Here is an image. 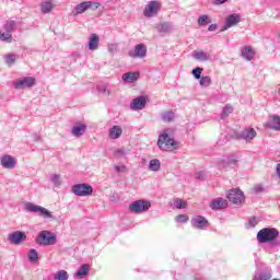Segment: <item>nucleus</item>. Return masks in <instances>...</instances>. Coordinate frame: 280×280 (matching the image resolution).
<instances>
[{
  "instance_id": "f257e3e1",
  "label": "nucleus",
  "mask_w": 280,
  "mask_h": 280,
  "mask_svg": "<svg viewBox=\"0 0 280 280\" xmlns=\"http://www.w3.org/2000/svg\"><path fill=\"white\" fill-rule=\"evenodd\" d=\"M173 135L174 129H164L159 136L158 148H160V150H163L164 152H173V150H176L177 143L175 142Z\"/></svg>"
},
{
  "instance_id": "f03ea898",
  "label": "nucleus",
  "mask_w": 280,
  "mask_h": 280,
  "mask_svg": "<svg viewBox=\"0 0 280 280\" xmlns=\"http://www.w3.org/2000/svg\"><path fill=\"white\" fill-rule=\"evenodd\" d=\"M279 237V231L275 228H265L257 233V240L260 244L275 242Z\"/></svg>"
},
{
  "instance_id": "7ed1b4c3",
  "label": "nucleus",
  "mask_w": 280,
  "mask_h": 280,
  "mask_svg": "<svg viewBox=\"0 0 280 280\" xmlns=\"http://www.w3.org/2000/svg\"><path fill=\"white\" fill-rule=\"evenodd\" d=\"M35 242L38 244V246H54V244H56V235L49 231L44 230L38 233Z\"/></svg>"
},
{
  "instance_id": "20e7f679",
  "label": "nucleus",
  "mask_w": 280,
  "mask_h": 280,
  "mask_svg": "<svg viewBox=\"0 0 280 280\" xmlns=\"http://www.w3.org/2000/svg\"><path fill=\"white\" fill-rule=\"evenodd\" d=\"M151 207H152V202L145 199H140L129 205V211H131V213H145L150 211Z\"/></svg>"
},
{
  "instance_id": "39448f33",
  "label": "nucleus",
  "mask_w": 280,
  "mask_h": 280,
  "mask_svg": "<svg viewBox=\"0 0 280 280\" xmlns=\"http://www.w3.org/2000/svg\"><path fill=\"white\" fill-rule=\"evenodd\" d=\"M24 209L30 213H38V215H42V218H54V214H51V211L47 210V208H43L32 202H26L24 205Z\"/></svg>"
},
{
  "instance_id": "423d86ee",
  "label": "nucleus",
  "mask_w": 280,
  "mask_h": 280,
  "mask_svg": "<svg viewBox=\"0 0 280 280\" xmlns=\"http://www.w3.org/2000/svg\"><path fill=\"white\" fill-rule=\"evenodd\" d=\"M36 84V79L33 77H24L13 81V89L18 91H23L25 89H32Z\"/></svg>"
},
{
  "instance_id": "0eeeda50",
  "label": "nucleus",
  "mask_w": 280,
  "mask_h": 280,
  "mask_svg": "<svg viewBox=\"0 0 280 280\" xmlns=\"http://www.w3.org/2000/svg\"><path fill=\"white\" fill-rule=\"evenodd\" d=\"M72 194L81 198L93 196V187L89 184H77L72 186Z\"/></svg>"
},
{
  "instance_id": "6e6552de",
  "label": "nucleus",
  "mask_w": 280,
  "mask_h": 280,
  "mask_svg": "<svg viewBox=\"0 0 280 280\" xmlns=\"http://www.w3.org/2000/svg\"><path fill=\"white\" fill-rule=\"evenodd\" d=\"M7 238H8V242H10V244H14L15 246H19L27 240V234H25V232L23 231H15L8 234Z\"/></svg>"
},
{
  "instance_id": "1a4fd4ad",
  "label": "nucleus",
  "mask_w": 280,
  "mask_h": 280,
  "mask_svg": "<svg viewBox=\"0 0 280 280\" xmlns=\"http://www.w3.org/2000/svg\"><path fill=\"white\" fill-rule=\"evenodd\" d=\"M228 199L233 205H244V191L240 190L238 188L232 189L228 194Z\"/></svg>"
},
{
  "instance_id": "9d476101",
  "label": "nucleus",
  "mask_w": 280,
  "mask_h": 280,
  "mask_svg": "<svg viewBox=\"0 0 280 280\" xmlns=\"http://www.w3.org/2000/svg\"><path fill=\"white\" fill-rule=\"evenodd\" d=\"M160 5L158 1H150L144 10L143 14L147 19H152V16H156L159 14Z\"/></svg>"
},
{
  "instance_id": "9b49d317",
  "label": "nucleus",
  "mask_w": 280,
  "mask_h": 280,
  "mask_svg": "<svg viewBox=\"0 0 280 280\" xmlns=\"http://www.w3.org/2000/svg\"><path fill=\"white\" fill-rule=\"evenodd\" d=\"M242 21V16L240 14H230L225 18V24L221 28V32H226L230 27H235Z\"/></svg>"
},
{
  "instance_id": "f8f14e48",
  "label": "nucleus",
  "mask_w": 280,
  "mask_h": 280,
  "mask_svg": "<svg viewBox=\"0 0 280 280\" xmlns=\"http://www.w3.org/2000/svg\"><path fill=\"white\" fill-rule=\"evenodd\" d=\"M147 104H148V96L140 95L131 101L130 108L131 110H143Z\"/></svg>"
},
{
  "instance_id": "ddd939ff",
  "label": "nucleus",
  "mask_w": 280,
  "mask_h": 280,
  "mask_svg": "<svg viewBox=\"0 0 280 280\" xmlns=\"http://www.w3.org/2000/svg\"><path fill=\"white\" fill-rule=\"evenodd\" d=\"M148 55V46L145 44H138L135 49L129 52L130 58H145Z\"/></svg>"
},
{
  "instance_id": "4468645a",
  "label": "nucleus",
  "mask_w": 280,
  "mask_h": 280,
  "mask_svg": "<svg viewBox=\"0 0 280 280\" xmlns=\"http://www.w3.org/2000/svg\"><path fill=\"white\" fill-rule=\"evenodd\" d=\"M0 165L4 170H14L16 167V159L12 155L5 154L0 158Z\"/></svg>"
},
{
  "instance_id": "2eb2a0df",
  "label": "nucleus",
  "mask_w": 280,
  "mask_h": 280,
  "mask_svg": "<svg viewBox=\"0 0 280 280\" xmlns=\"http://www.w3.org/2000/svg\"><path fill=\"white\" fill-rule=\"evenodd\" d=\"M191 225L195 229L202 230V229H207V226H209V221L202 215H197L191 219Z\"/></svg>"
},
{
  "instance_id": "dca6fc26",
  "label": "nucleus",
  "mask_w": 280,
  "mask_h": 280,
  "mask_svg": "<svg viewBox=\"0 0 280 280\" xmlns=\"http://www.w3.org/2000/svg\"><path fill=\"white\" fill-rule=\"evenodd\" d=\"M229 207V202L224 198H217L210 202V209L214 211H220V209H226Z\"/></svg>"
},
{
  "instance_id": "f3484780",
  "label": "nucleus",
  "mask_w": 280,
  "mask_h": 280,
  "mask_svg": "<svg viewBox=\"0 0 280 280\" xmlns=\"http://www.w3.org/2000/svg\"><path fill=\"white\" fill-rule=\"evenodd\" d=\"M88 47L90 51H97L100 49V36L95 33H92L90 35Z\"/></svg>"
},
{
  "instance_id": "a211bd4d",
  "label": "nucleus",
  "mask_w": 280,
  "mask_h": 280,
  "mask_svg": "<svg viewBox=\"0 0 280 280\" xmlns=\"http://www.w3.org/2000/svg\"><path fill=\"white\" fill-rule=\"evenodd\" d=\"M21 57L16 54L13 52H8L5 54L2 59L4 65H7V67H14V65L16 63V61L20 59Z\"/></svg>"
},
{
  "instance_id": "6ab92c4d",
  "label": "nucleus",
  "mask_w": 280,
  "mask_h": 280,
  "mask_svg": "<svg viewBox=\"0 0 280 280\" xmlns=\"http://www.w3.org/2000/svg\"><path fill=\"white\" fill-rule=\"evenodd\" d=\"M192 58H195V60H198L199 62H209V60H211V55L207 54L203 50H195L192 52Z\"/></svg>"
},
{
  "instance_id": "aec40b11",
  "label": "nucleus",
  "mask_w": 280,
  "mask_h": 280,
  "mask_svg": "<svg viewBox=\"0 0 280 280\" xmlns=\"http://www.w3.org/2000/svg\"><path fill=\"white\" fill-rule=\"evenodd\" d=\"M40 12L42 14H49L50 12L54 11V8H56V4L54 3L52 0H46L43 1L40 4Z\"/></svg>"
},
{
  "instance_id": "412c9836",
  "label": "nucleus",
  "mask_w": 280,
  "mask_h": 280,
  "mask_svg": "<svg viewBox=\"0 0 280 280\" xmlns=\"http://www.w3.org/2000/svg\"><path fill=\"white\" fill-rule=\"evenodd\" d=\"M89 10V1L81 2L74 7L72 10L73 16H78L79 14H84Z\"/></svg>"
},
{
  "instance_id": "4be33fe9",
  "label": "nucleus",
  "mask_w": 280,
  "mask_h": 280,
  "mask_svg": "<svg viewBox=\"0 0 280 280\" xmlns=\"http://www.w3.org/2000/svg\"><path fill=\"white\" fill-rule=\"evenodd\" d=\"M122 132H124V130L121 129V127L115 125L112 128H109L108 137H109V139H119V137H121Z\"/></svg>"
},
{
  "instance_id": "5701e85b",
  "label": "nucleus",
  "mask_w": 280,
  "mask_h": 280,
  "mask_svg": "<svg viewBox=\"0 0 280 280\" xmlns=\"http://www.w3.org/2000/svg\"><path fill=\"white\" fill-rule=\"evenodd\" d=\"M242 58L248 61L253 60L255 58V49L250 46H245L242 50Z\"/></svg>"
},
{
  "instance_id": "b1692460",
  "label": "nucleus",
  "mask_w": 280,
  "mask_h": 280,
  "mask_svg": "<svg viewBox=\"0 0 280 280\" xmlns=\"http://www.w3.org/2000/svg\"><path fill=\"white\" fill-rule=\"evenodd\" d=\"M72 135L73 137H82L84 132H86V125L84 124H77L72 127Z\"/></svg>"
},
{
  "instance_id": "393cba45",
  "label": "nucleus",
  "mask_w": 280,
  "mask_h": 280,
  "mask_svg": "<svg viewBox=\"0 0 280 280\" xmlns=\"http://www.w3.org/2000/svg\"><path fill=\"white\" fill-rule=\"evenodd\" d=\"M139 80V72H126L122 74V82L132 83Z\"/></svg>"
},
{
  "instance_id": "a878e982",
  "label": "nucleus",
  "mask_w": 280,
  "mask_h": 280,
  "mask_svg": "<svg viewBox=\"0 0 280 280\" xmlns=\"http://www.w3.org/2000/svg\"><path fill=\"white\" fill-rule=\"evenodd\" d=\"M90 270H91V265L84 264L75 272V277H78L79 279H84V277L89 275Z\"/></svg>"
},
{
  "instance_id": "bb28decb",
  "label": "nucleus",
  "mask_w": 280,
  "mask_h": 280,
  "mask_svg": "<svg viewBox=\"0 0 280 280\" xmlns=\"http://www.w3.org/2000/svg\"><path fill=\"white\" fill-rule=\"evenodd\" d=\"M241 137L245 139V141H253V139L257 137V131H255V129H244Z\"/></svg>"
},
{
  "instance_id": "cd10ccee",
  "label": "nucleus",
  "mask_w": 280,
  "mask_h": 280,
  "mask_svg": "<svg viewBox=\"0 0 280 280\" xmlns=\"http://www.w3.org/2000/svg\"><path fill=\"white\" fill-rule=\"evenodd\" d=\"M267 126L271 130H280V117L279 116H271Z\"/></svg>"
},
{
  "instance_id": "c85d7f7f",
  "label": "nucleus",
  "mask_w": 280,
  "mask_h": 280,
  "mask_svg": "<svg viewBox=\"0 0 280 280\" xmlns=\"http://www.w3.org/2000/svg\"><path fill=\"white\" fill-rule=\"evenodd\" d=\"M50 183H52L54 187L59 189V187L62 186V176H60L59 174H51Z\"/></svg>"
},
{
  "instance_id": "c756f323",
  "label": "nucleus",
  "mask_w": 280,
  "mask_h": 280,
  "mask_svg": "<svg viewBox=\"0 0 280 280\" xmlns=\"http://www.w3.org/2000/svg\"><path fill=\"white\" fill-rule=\"evenodd\" d=\"M4 32H8L9 34H12L14 30H16V22L14 20H9L3 25Z\"/></svg>"
},
{
  "instance_id": "7c9ffc66",
  "label": "nucleus",
  "mask_w": 280,
  "mask_h": 280,
  "mask_svg": "<svg viewBox=\"0 0 280 280\" xmlns=\"http://www.w3.org/2000/svg\"><path fill=\"white\" fill-rule=\"evenodd\" d=\"M150 172H159L161 170V161L159 159H153L149 162Z\"/></svg>"
},
{
  "instance_id": "2f4dec72",
  "label": "nucleus",
  "mask_w": 280,
  "mask_h": 280,
  "mask_svg": "<svg viewBox=\"0 0 280 280\" xmlns=\"http://www.w3.org/2000/svg\"><path fill=\"white\" fill-rule=\"evenodd\" d=\"M159 32L162 34H170L172 32V23L170 22H164L159 26Z\"/></svg>"
},
{
  "instance_id": "473e14b6",
  "label": "nucleus",
  "mask_w": 280,
  "mask_h": 280,
  "mask_svg": "<svg viewBox=\"0 0 280 280\" xmlns=\"http://www.w3.org/2000/svg\"><path fill=\"white\" fill-rule=\"evenodd\" d=\"M55 280H69V272L67 270H59L54 275Z\"/></svg>"
},
{
  "instance_id": "72a5a7b5",
  "label": "nucleus",
  "mask_w": 280,
  "mask_h": 280,
  "mask_svg": "<svg viewBox=\"0 0 280 280\" xmlns=\"http://www.w3.org/2000/svg\"><path fill=\"white\" fill-rule=\"evenodd\" d=\"M161 117L165 124H170V121H172L176 116L174 115V112L168 110V112L162 113Z\"/></svg>"
},
{
  "instance_id": "f704fd0d",
  "label": "nucleus",
  "mask_w": 280,
  "mask_h": 280,
  "mask_svg": "<svg viewBox=\"0 0 280 280\" xmlns=\"http://www.w3.org/2000/svg\"><path fill=\"white\" fill-rule=\"evenodd\" d=\"M173 205L176 209H187V201L179 198L174 199Z\"/></svg>"
},
{
  "instance_id": "c9c22d12",
  "label": "nucleus",
  "mask_w": 280,
  "mask_h": 280,
  "mask_svg": "<svg viewBox=\"0 0 280 280\" xmlns=\"http://www.w3.org/2000/svg\"><path fill=\"white\" fill-rule=\"evenodd\" d=\"M231 113H233V106H231L230 104L225 105L221 113V119H226V117H229Z\"/></svg>"
},
{
  "instance_id": "e433bc0d",
  "label": "nucleus",
  "mask_w": 280,
  "mask_h": 280,
  "mask_svg": "<svg viewBox=\"0 0 280 280\" xmlns=\"http://www.w3.org/2000/svg\"><path fill=\"white\" fill-rule=\"evenodd\" d=\"M27 257L28 261L35 264V261H38V252L36 249H30Z\"/></svg>"
},
{
  "instance_id": "4c0bfd02",
  "label": "nucleus",
  "mask_w": 280,
  "mask_h": 280,
  "mask_svg": "<svg viewBox=\"0 0 280 280\" xmlns=\"http://www.w3.org/2000/svg\"><path fill=\"white\" fill-rule=\"evenodd\" d=\"M272 279V273L266 272V273H255L253 280H270Z\"/></svg>"
},
{
  "instance_id": "58836bf2",
  "label": "nucleus",
  "mask_w": 280,
  "mask_h": 280,
  "mask_svg": "<svg viewBox=\"0 0 280 280\" xmlns=\"http://www.w3.org/2000/svg\"><path fill=\"white\" fill-rule=\"evenodd\" d=\"M211 77L209 75H206V77H201V79L199 80V84L200 86H203V88H208V86H211Z\"/></svg>"
},
{
  "instance_id": "ea45409f",
  "label": "nucleus",
  "mask_w": 280,
  "mask_h": 280,
  "mask_svg": "<svg viewBox=\"0 0 280 280\" xmlns=\"http://www.w3.org/2000/svg\"><path fill=\"white\" fill-rule=\"evenodd\" d=\"M0 40H2V43H12V34L11 33H1L0 32Z\"/></svg>"
},
{
  "instance_id": "a19ab883",
  "label": "nucleus",
  "mask_w": 280,
  "mask_h": 280,
  "mask_svg": "<svg viewBox=\"0 0 280 280\" xmlns=\"http://www.w3.org/2000/svg\"><path fill=\"white\" fill-rule=\"evenodd\" d=\"M208 23H211V20L209 19V15H200L198 19V25L205 26L208 25Z\"/></svg>"
},
{
  "instance_id": "79ce46f5",
  "label": "nucleus",
  "mask_w": 280,
  "mask_h": 280,
  "mask_svg": "<svg viewBox=\"0 0 280 280\" xmlns=\"http://www.w3.org/2000/svg\"><path fill=\"white\" fill-rule=\"evenodd\" d=\"M175 222H178L179 224H185L189 222V217L187 214H179L175 218Z\"/></svg>"
},
{
  "instance_id": "37998d69",
  "label": "nucleus",
  "mask_w": 280,
  "mask_h": 280,
  "mask_svg": "<svg viewBox=\"0 0 280 280\" xmlns=\"http://www.w3.org/2000/svg\"><path fill=\"white\" fill-rule=\"evenodd\" d=\"M237 160L235 158H226L223 160V167H229V165H235Z\"/></svg>"
},
{
  "instance_id": "c03bdc74",
  "label": "nucleus",
  "mask_w": 280,
  "mask_h": 280,
  "mask_svg": "<svg viewBox=\"0 0 280 280\" xmlns=\"http://www.w3.org/2000/svg\"><path fill=\"white\" fill-rule=\"evenodd\" d=\"M115 172H117L118 174H124L126 172H128V167H126V165L120 164V165H115L114 166Z\"/></svg>"
},
{
  "instance_id": "a18cd8bd",
  "label": "nucleus",
  "mask_w": 280,
  "mask_h": 280,
  "mask_svg": "<svg viewBox=\"0 0 280 280\" xmlns=\"http://www.w3.org/2000/svg\"><path fill=\"white\" fill-rule=\"evenodd\" d=\"M192 75L196 80H200L202 75V68H195L192 69Z\"/></svg>"
},
{
  "instance_id": "49530a36",
  "label": "nucleus",
  "mask_w": 280,
  "mask_h": 280,
  "mask_svg": "<svg viewBox=\"0 0 280 280\" xmlns=\"http://www.w3.org/2000/svg\"><path fill=\"white\" fill-rule=\"evenodd\" d=\"M102 4L100 2L88 1L89 10H97Z\"/></svg>"
},
{
  "instance_id": "de8ad7c7",
  "label": "nucleus",
  "mask_w": 280,
  "mask_h": 280,
  "mask_svg": "<svg viewBox=\"0 0 280 280\" xmlns=\"http://www.w3.org/2000/svg\"><path fill=\"white\" fill-rule=\"evenodd\" d=\"M101 93H103V95H110V90H108V88L104 86L102 90H101Z\"/></svg>"
},
{
  "instance_id": "09e8293b",
  "label": "nucleus",
  "mask_w": 280,
  "mask_h": 280,
  "mask_svg": "<svg viewBox=\"0 0 280 280\" xmlns=\"http://www.w3.org/2000/svg\"><path fill=\"white\" fill-rule=\"evenodd\" d=\"M226 1H229V0H213V3H214V5H222V4L226 3Z\"/></svg>"
},
{
  "instance_id": "8fccbe9b",
  "label": "nucleus",
  "mask_w": 280,
  "mask_h": 280,
  "mask_svg": "<svg viewBox=\"0 0 280 280\" xmlns=\"http://www.w3.org/2000/svg\"><path fill=\"white\" fill-rule=\"evenodd\" d=\"M249 224H250V226H253V228L257 226V218H252V219L249 220Z\"/></svg>"
},
{
  "instance_id": "3c124183",
  "label": "nucleus",
  "mask_w": 280,
  "mask_h": 280,
  "mask_svg": "<svg viewBox=\"0 0 280 280\" xmlns=\"http://www.w3.org/2000/svg\"><path fill=\"white\" fill-rule=\"evenodd\" d=\"M215 30H218V26L215 24H211L209 27H208V31L209 32H215Z\"/></svg>"
},
{
  "instance_id": "603ef678",
  "label": "nucleus",
  "mask_w": 280,
  "mask_h": 280,
  "mask_svg": "<svg viewBox=\"0 0 280 280\" xmlns=\"http://www.w3.org/2000/svg\"><path fill=\"white\" fill-rule=\"evenodd\" d=\"M196 178H199L202 180V178H205V173L203 172H199L196 174Z\"/></svg>"
},
{
  "instance_id": "864d4df0",
  "label": "nucleus",
  "mask_w": 280,
  "mask_h": 280,
  "mask_svg": "<svg viewBox=\"0 0 280 280\" xmlns=\"http://www.w3.org/2000/svg\"><path fill=\"white\" fill-rule=\"evenodd\" d=\"M276 174L280 178V164L277 165Z\"/></svg>"
},
{
  "instance_id": "5fc2aeb1",
  "label": "nucleus",
  "mask_w": 280,
  "mask_h": 280,
  "mask_svg": "<svg viewBox=\"0 0 280 280\" xmlns=\"http://www.w3.org/2000/svg\"><path fill=\"white\" fill-rule=\"evenodd\" d=\"M116 154H118L119 156H124V154H126V153L124 152V150H117Z\"/></svg>"
},
{
  "instance_id": "6e6d98bb",
  "label": "nucleus",
  "mask_w": 280,
  "mask_h": 280,
  "mask_svg": "<svg viewBox=\"0 0 280 280\" xmlns=\"http://www.w3.org/2000/svg\"><path fill=\"white\" fill-rule=\"evenodd\" d=\"M261 190H262L261 186L256 187V191H261Z\"/></svg>"
},
{
  "instance_id": "4d7b16f0",
  "label": "nucleus",
  "mask_w": 280,
  "mask_h": 280,
  "mask_svg": "<svg viewBox=\"0 0 280 280\" xmlns=\"http://www.w3.org/2000/svg\"><path fill=\"white\" fill-rule=\"evenodd\" d=\"M278 95H280V88H279V90H278Z\"/></svg>"
},
{
  "instance_id": "13d9d810",
  "label": "nucleus",
  "mask_w": 280,
  "mask_h": 280,
  "mask_svg": "<svg viewBox=\"0 0 280 280\" xmlns=\"http://www.w3.org/2000/svg\"><path fill=\"white\" fill-rule=\"evenodd\" d=\"M0 100H1V95H0Z\"/></svg>"
}]
</instances>
